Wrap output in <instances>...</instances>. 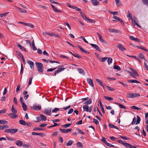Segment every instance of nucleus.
<instances>
[{
	"instance_id": "e433bc0d",
	"label": "nucleus",
	"mask_w": 148,
	"mask_h": 148,
	"mask_svg": "<svg viewBox=\"0 0 148 148\" xmlns=\"http://www.w3.org/2000/svg\"><path fill=\"white\" fill-rule=\"evenodd\" d=\"M50 36H53L54 37H60V36L58 34H55L54 33H50Z\"/></svg>"
},
{
	"instance_id": "72a5a7b5",
	"label": "nucleus",
	"mask_w": 148,
	"mask_h": 148,
	"mask_svg": "<svg viewBox=\"0 0 148 148\" xmlns=\"http://www.w3.org/2000/svg\"><path fill=\"white\" fill-rule=\"evenodd\" d=\"M92 103V99H89L86 102H85L84 104L85 105H87L91 103Z\"/></svg>"
},
{
	"instance_id": "69168bd1",
	"label": "nucleus",
	"mask_w": 148,
	"mask_h": 148,
	"mask_svg": "<svg viewBox=\"0 0 148 148\" xmlns=\"http://www.w3.org/2000/svg\"><path fill=\"white\" fill-rule=\"evenodd\" d=\"M107 58H108L107 57L101 58L100 59V60L101 62H104L106 60Z\"/></svg>"
},
{
	"instance_id": "7c9ffc66",
	"label": "nucleus",
	"mask_w": 148,
	"mask_h": 148,
	"mask_svg": "<svg viewBox=\"0 0 148 148\" xmlns=\"http://www.w3.org/2000/svg\"><path fill=\"white\" fill-rule=\"evenodd\" d=\"M96 81L97 83L100 84V85L103 87V88H104L103 85V84L101 80L99 79H96Z\"/></svg>"
},
{
	"instance_id": "0e129e2a",
	"label": "nucleus",
	"mask_w": 148,
	"mask_h": 148,
	"mask_svg": "<svg viewBox=\"0 0 148 148\" xmlns=\"http://www.w3.org/2000/svg\"><path fill=\"white\" fill-rule=\"evenodd\" d=\"M37 135L40 136L41 137H43L46 136V135L44 133H37Z\"/></svg>"
},
{
	"instance_id": "79ce46f5",
	"label": "nucleus",
	"mask_w": 148,
	"mask_h": 148,
	"mask_svg": "<svg viewBox=\"0 0 148 148\" xmlns=\"http://www.w3.org/2000/svg\"><path fill=\"white\" fill-rule=\"evenodd\" d=\"M19 123L22 125H25L26 124V122L22 120H20L19 121Z\"/></svg>"
},
{
	"instance_id": "37998d69",
	"label": "nucleus",
	"mask_w": 148,
	"mask_h": 148,
	"mask_svg": "<svg viewBox=\"0 0 148 148\" xmlns=\"http://www.w3.org/2000/svg\"><path fill=\"white\" fill-rule=\"evenodd\" d=\"M127 56H129L130 57L133 58H134L136 59H137V60H138L139 61V62H141L140 61V60L139 59V58L138 57H136V56H129L128 55H127Z\"/></svg>"
},
{
	"instance_id": "864d4df0",
	"label": "nucleus",
	"mask_w": 148,
	"mask_h": 148,
	"mask_svg": "<svg viewBox=\"0 0 148 148\" xmlns=\"http://www.w3.org/2000/svg\"><path fill=\"white\" fill-rule=\"evenodd\" d=\"M106 87L107 89L109 90H110L111 91H114V89L113 88H111L110 87L107 86H106Z\"/></svg>"
},
{
	"instance_id": "dca6fc26",
	"label": "nucleus",
	"mask_w": 148,
	"mask_h": 148,
	"mask_svg": "<svg viewBox=\"0 0 148 148\" xmlns=\"http://www.w3.org/2000/svg\"><path fill=\"white\" fill-rule=\"evenodd\" d=\"M112 18L114 19H116L118 21H119L120 22L122 23V24H123V23L124 24L123 21L119 17H117L115 16H113L112 17Z\"/></svg>"
},
{
	"instance_id": "f8f14e48",
	"label": "nucleus",
	"mask_w": 148,
	"mask_h": 148,
	"mask_svg": "<svg viewBox=\"0 0 148 148\" xmlns=\"http://www.w3.org/2000/svg\"><path fill=\"white\" fill-rule=\"evenodd\" d=\"M27 62L29 64L30 68L31 69H32L34 68V64L33 62H32L30 60H27Z\"/></svg>"
},
{
	"instance_id": "49530a36",
	"label": "nucleus",
	"mask_w": 148,
	"mask_h": 148,
	"mask_svg": "<svg viewBox=\"0 0 148 148\" xmlns=\"http://www.w3.org/2000/svg\"><path fill=\"white\" fill-rule=\"evenodd\" d=\"M92 3L94 5H99V2L97 0H94L93 1Z\"/></svg>"
},
{
	"instance_id": "393cba45",
	"label": "nucleus",
	"mask_w": 148,
	"mask_h": 148,
	"mask_svg": "<svg viewBox=\"0 0 148 148\" xmlns=\"http://www.w3.org/2000/svg\"><path fill=\"white\" fill-rule=\"evenodd\" d=\"M80 14L81 16L85 20H86L88 18H87L86 16L81 11L80 12Z\"/></svg>"
},
{
	"instance_id": "cd10ccee",
	"label": "nucleus",
	"mask_w": 148,
	"mask_h": 148,
	"mask_svg": "<svg viewBox=\"0 0 148 148\" xmlns=\"http://www.w3.org/2000/svg\"><path fill=\"white\" fill-rule=\"evenodd\" d=\"M78 71L79 73L82 74L83 75H85V73L83 69L81 68H78Z\"/></svg>"
},
{
	"instance_id": "a878e982",
	"label": "nucleus",
	"mask_w": 148,
	"mask_h": 148,
	"mask_svg": "<svg viewBox=\"0 0 148 148\" xmlns=\"http://www.w3.org/2000/svg\"><path fill=\"white\" fill-rule=\"evenodd\" d=\"M138 56L139 57H140L141 58L143 59L144 60L147 61V60H146V58H145V56L142 53H140L138 54Z\"/></svg>"
},
{
	"instance_id": "c9c22d12",
	"label": "nucleus",
	"mask_w": 148,
	"mask_h": 148,
	"mask_svg": "<svg viewBox=\"0 0 148 148\" xmlns=\"http://www.w3.org/2000/svg\"><path fill=\"white\" fill-rule=\"evenodd\" d=\"M115 104L118 105L121 108L123 109L126 108V107L124 105L121 104L119 103H116Z\"/></svg>"
},
{
	"instance_id": "338daca9",
	"label": "nucleus",
	"mask_w": 148,
	"mask_h": 148,
	"mask_svg": "<svg viewBox=\"0 0 148 148\" xmlns=\"http://www.w3.org/2000/svg\"><path fill=\"white\" fill-rule=\"evenodd\" d=\"M9 12H6L3 14H0V17H3L6 16Z\"/></svg>"
},
{
	"instance_id": "603ef678",
	"label": "nucleus",
	"mask_w": 148,
	"mask_h": 148,
	"mask_svg": "<svg viewBox=\"0 0 148 148\" xmlns=\"http://www.w3.org/2000/svg\"><path fill=\"white\" fill-rule=\"evenodd\" d=\"M77 145L78 147H82L83 145L82 143L78 142L77 143Z\"/></svg>"
},
{
	"instance_id": "5fc2aeb1",
	"label": "nucleus",
	"mask_w": 148,
	"mask_h": 148,
	"mask_svg": "<svg viewBox=\"0 0 148 148\" xmlns=\"http://www.w3.org/2000/svg\"><path fill=\"white\" fill-rule=\"evenodd\" d=\"M26 26L32 28H33L34 27V26L33 25L29 23H27Z\"/></svg>"
},
{
	"instance_id": "f704fd0d",
	"label": "nucleus",
	"mask_w": 148,
	"mask_h": 148,
	"mask_svg": "<svg viewBox=\"0 0 148 148\" xmlns=\"http://www.w3.org/2000/svg\"><path fill=\"white\" fill-rule=\"evenodd\" d=\"M40 117L42 121H45L47 120L46 116L43 115H40Z\"/></svg>"
},
{
	"instance_id": "b1692460",
	"label": "nucleus",
	"mask_w": 148,
	"mask_h": 148,
	"mask_svg": "<svg viewBox=\"0 0 148 148\" xmlns=\"http://www.w3.org/2000/svg\"><path fill=\"white\" fill-rule=\"evenodd\" d=\"M89 107L87 105H85L83 106V109L84 110V111H86L87 112H89Z\"/></svg>"
},
{
	"instance_id": "13d9d810",
	"label": "nucleus",
	"mask_w": 148,
	"mask_h": 148,
	"mask_svg": "<svg viewBox=\"0 0 148 148\" xmlns=\"http://www.w3.org/2000/svg\"><path fill=\"white\" fill-rule=\"evenodd\" d=\"M16 53L18 55L20 58L22 57L23 56L22 54L20 53V52L18 51H16Z\"/></svg>"
},
{
	"instance_id": "a18cd8bd",
	"label": "nucleus",
	"mask_w": 148,
	"mask_h": 148,
	"mask_svg": "<svg viewBox=\"0 0 148 148\" xmlns=\"http://www.w3.org/2000/svg\"><path fill=\"white\" fill-rule=\"evenodd\" d=\"M137 121L136 123V124H139L140 123V117L138 115L137 116Z\"/></svg>"
},
{
	"instance_id": "052dcab7",
	"label": "nucleus",
	"mask_w": 148,
	"mask_h": 148,
	"mask_svg": "<svg viewBox=\"0 0 148 148\" xmlns=\"http://www.w3.org/2000/svg\"><path fill=\"white\" fill-rule=\"evenodd\" d=\"M73 9L79 11V12H80V11H81V9L76 6H73Z\"/></svg>"
},
{
	"instance_id": "9b49d317",
	"label": "nucleus",
	"mask_w": 148,
	"mask_h": 148,
	"mask_svg": "<svg viewBox=\"0 0 148 148\" xmlns=\"http://www.w3.org/2000/svg\"><path fill=\"white\" fill-rule=\"evenodd\" d=\"M90 45L93 47L95 48L97 50L100 52L101 51L99 47L97 45L93 44H91Z\"/></svg>"
},
{
	"instance_id": "8fccbe9b",
	"label": "nucleus",
	"mask_w": 148,
	"mask_h": 148,
	"mask_svg": "<svg viewBox=\"0 0 148 148\" xmlns=\"http://www.w3.org/2000/svg\"><path fill=\"white\" fill-rule=\"evenodd\" d=\"M116 3V5L117 6H119L120 5V0H115Z\"/></svg>"
},
{
	"instance_id": "58836bf2",
	"label": "nucleus",
	"mask_w": 148,
	"mask_h": 148,
	"mask_svg": "<svg viewBox=\"0 0 148 148\" xmlns=\"http://www.w3.org/2000/svg\"><path fill=\"white\" fill-rule=\"evenodd\" d=\"M8 122L7 121L3 120H0V124L4 125L5 124L8 123Z\"/></svg>"
},
{
	"instance_id": "2f4dec72",
	"label": "nucleus",
	"mask_w": 148,
	"mask_h": 148,
	"mask_svg": "<svg viewBox=\"0 0 148 148\" xmlns=\"http://www.w3.org/2000/svg\"><path fill=\"white\" fill-rule=\"evenodd\" d=\"M18 46L20 48V49L22 51H26L25 50V48L24 47H23L21 45L19 44H17Z\"/></svg>"
},
{
	"instance_id": "1a4fd4ad",
	"label": "nucleus",
	"mask_w": 148,
	"mask_h": 148,
	"mask_svg": "<svg viewBox=\"0 0 148 148\" xmlns=\"http://www.w3.org/2000/svg\"><path fill=\"white\" fill-rule=\"evenodd\" d=\"M33 108L36 110H40L41 109V106L40 105H34L33 106Z\"/></svg>"
},
{
	"instance_id": "4468645a",
	"label": "nucleus",
	"mask_w": 148,
	"mask_h": 148,
	"mask_svg": "<svg viewBox=\"0 0 148 148\" xmlns=\"http://www.w3.org/2000/svg\"><path fill=\"white\" fill-rule=\"evenodd\" d=\"M119 143L125 146L126 147H127L129 146L130 147H132V146H131V145H130V144L128 143H125L124 142V141L123 140H121V141H120V143Z\"/></svg>"
},
{
	"instance_id": "680f3d73",
	"label": "nucleus",
	"mask_w": 148,
	"mask_h": 148,
	"mask_svg": "<svg viewBox=\"0 0 148 148\" xmlns=\"http://www.w3.org/2000/svg\"><path fill=\"white\" fill-rule=\"evenodd\" d=\"M105 144L107 146H108V147H114V145H112L110 143H109L107 142L105 143Z\"/></svg>"
},
{
	"instance_id": "5701e85b",
	"label": "nucleus",
	"mask_w": 148,
	"mask_h": 148,
	"mask_svg": "<svg viewBox=\"0 0 148 148\" xmlns=\"http://www.w3.org/2000/svg\"><path fill=\"white\" fill-rule=\"evenodd\" d=\"M109 126L111 128H114L117 130L119 129V128L117 127L112 124H109Z\"/></svg>"
},
{
	"instance_id": "f257e3e1",
	"label": "nucleus",
	"mask_w": 148,
	"mask_h": 148,
	"mask_svg": "<svg viewBox=\"0 0 148 148\" xmlns=\"http://www.w3.org/2000/svg\"><path fill=\"white\" fill-rule=\"evenodd\" d=\"M140 96V95L138 93H133L132 92L129 93L127 94L126 96L127 97L130 98H133L136 97H137Z\"/></svg>"
},
{
	"instance_id": "c03bdc74",
	"label": "nucleus",
	"mask_w": 148,
	"mask_h": 148,
	"mask_svg": "<svg viewBox=\"0 0 148 148\" xmlns=\"http://www.w3.org/2000/svg\"><path fill=\"white\" fill-rule=\"evenodd\" d=\"M113 68L114 69H117L118 70L120 71L121 69L120 66L118 65H115L113 66Z\"/></svg>"
},
{
	"instance_id": "6e6d98bb",
	"label": "nucleus",
	"mask_w": 148,
	"mask_h": 148,
	"mask_svg": "<svg viewBox=\"0 0 148 148\" xmlns=\"http://www.w3.org/2000/svg\"><path fill=\"white\" fill-rule=\"evenodd\" d=\"M71 124V123H68L66 124H65L62 125V127H65L67 128L70 126Z\"/></svg>"
},
{
	"instance_id": "f03ea898",
	"label": "nucleus",
	"mask_w": 148,
	"mask_h": 148,
	"mask_svg": "<svg viewBox=\"0 0 148 148\" xmlns=\"http://www.w3.org/2000/svg\"><path fill=\"white\" fill-rule=\"evenodd\" d=\"M36 65L38 71L40 72H42L43 71L42 64L40 62H36Z\"/></svg>"
},
{
	"instance_id": "4be33fe9",
	"label": "nucleus",
	"mask_w": 148,
	"mask_h": 148,
	"mask_svg": "<svg viewBox=\"0 0 148 148\" xmlns=\"http://www.w3.org/2000/svg\"><path fill=\"white\" fill-rule=\"evenodd\" d=\"M11 112H12V113H13L14 114H16L17 113V111L16 110V109L14 108V106L13 105H12V107L11 108Z\"/></svg>"
},
{
	"instance_id": "6e6552de",
	"label": "nucleus",
	"mask_w": 148,
	"mask_h": 148,
	"mask_svg": "<svg viewBox=\"0 0 148 148\" xmlns=\"http://www.w3.org/2000/svg\"><path fill=\"white\" fill-rule=\"evenodd\" d=\"M87 82L88 84L91 86L93 87L94 84L93 80L90 78H88L86 79Z\"/></svg>"
},
{
	"instance_id": "e2e57ef3",
	"label": "nucleus",
	"mask_w": 148,
	"mask_h": 148,
	"mask_svg": "<svg viewBox=\"0 0 148 148\" xmlns=\"http://www.w3.org/2000/svg\"><path fill=\"white\" fill-rule=\"evenodd\" d=\"M9 127V126L7 125H4L2 126H1V130L8 128Z\"/></svg>"
},
{
	"instance_id": "bf43d9fd",
	"label": "nucleus",
	"mask_w": 148,
	"mask_h": 148,
	"mask_svg": "<svg viewBox=\"0 0 148 148\" xmlns=\"http://www.w3.org/2000/svg\"><path fill=\"white\" fill-rule=\"evenodd\" d=\"M87 20L89 21L91 23H95L96 22V21L94 20L88 18H87Z\"/></svg>"
},
{
	"instance_id": "ddd939ff",
	"label": "nucleus",
	"mask_w": 148,
	"mask_h": 148,
	"mask_svg": "<svg viewBox=\"0 0 148 148\" xmlns=\"http://www.w3.org/2000/svg\"><path fill=\"white\" fill-rule=\"evenodd\" d=\"M97 34L98 36L100 41H101L102 42H105L104 40L103 39L101 34L98 32H97Z\"/></svg>"
},
{
	"instance_id": "6ab92c4d",
	"label": "nucleus",
	"mask_w": 148,
	"mask_h": 148,
	"mask_svg": "<svg viewBox=\"0 0 148 148\" xmlns=\"http://www.w3.org/2000/svg\"><path fill=\"white\" fill-rule=\"evenodd\" d=\"M16 144L18 146L21 147L22 146L23 143L21 141L18 140L16 141Z\"/></svg>"
},
{
	"instance_id": "7ed1b4c3",
	"label": "nucleus",
	"mask_w": 148,
	"mask_h": 148,
	"mask_svg": "<svg viewBox=\"0 0 148 148\" xmlns=\"http://www.w3.org/2000/svg\"><path fill=\"white\" fill-rule=\"evenodd\" d=\"M18 131L17 129H9L5 130L4 132L6 133H10L13 134L16 133Z\"/></svg>"
},
{
	"instance_id": "20e7f679",
	"label": "nucleus",
	"mask_w": 148,
	"mask_h": 148,
	"mask_svg": "<svg viewBox=\"0 0 148 148\" xmlns=\"http://www.w3.org/2000/svg\"><path fill=\"white\" fill-rule=\"evenodd\" d=\"M108 31L110 33L114 32L116 33H121V32L119 30L116 29H114L108 28Z\"/></svg>"
},
{
	"instance_id": "a19ab883",
	"label": "nucleus",
	"mask_w": 148,
	"mask_h": 148,
	"mask_svg": "<svg viewBox=\"0 0 148 148\" xmlns=\"http://www.w3.org/2000/svg\"><path fill=\"white\" fill-rule=\"evenodd\" d=\"M32 44L33 47V49L34 51H36L37 50V48L35 46L34 42L33 40L32 42Z\"/></svg>"
},
{
	"instance_id": "3c124183",
	"label": "nucleus",
	"mask_w": 148,
	"mask_h": 148,
	"mask_svg": "<svg viewBox=\"0 0 148 148\" xmlns=\"http://www.w3.org/2000/svg\"><path fill=\"white\" fill-rule=\"evenodd\" d=\"M104 98L106 100H108L109 101L112 100L113 99L111 97H109L106 96H104Z\"/></svg>"
},
{
	"instance_id": "774afa93",
	"label": "nucleus",
	"mask_w": 148,
	"mask_h": 148,
	"mask_svg": "<svg viewBox=\"0 0 148 148\" xmlns=\"http://www.w3.org/2000/svg\"><path fill=\"white\" fill-rule=\"evenodd\" d=\"M136 121V119L135 117H134L133 119V121L131 123V124L132 125H134L135 124Z\"/></svg>"
},
{
	"instance_id": "473e14b6",
	"label": "nucleus",
	"mask_w": 148,
	"mask_h": 148,
	"mask_svg": "<svg viewBox=\"0 0 148 148\" xmlns=\"http://www.w3.org/2000/svg\"><path fill=\"white\" fill-rule=\"evenodd\" d=\"M136 47L141 49H143L145 51H148V50L147 49H145L144 47L143 46H137Z\"/></svg>"
},
{
	"instance_id": "4c0bfd02",
	"label": "nucleus",
	"mask_w": 148,
	"mask_h": 148,
	"mask_svg": "<svg viewBox=\"0 0 148 148\" xmlns=\"http://www.w3.org/2000/svg\"><path fill=\"white\" fill-rule=\"evenodd\" d=\"M73 141L71 140H69L68 142L66 143V145L67 146H70L73 143Z\"/></svg>"
},
{
	"instance_id": "412c9836",
	"label": "nucleus",
	"mask_w": 148,
	"mask_h": 148,
	"mask_svg": "<svg viewBox=\"0 0 148 148\" xmlns=\"http://www.w3.org/2000/svg\"><path fill=\"white\" fill-rule=\"evenodd\" d=\"M78 47L80 49L83 53L86 54H89L90 53L88 51L84 50L83 48L81 47L80 46H78Z\"/></svg>"
},
{
	"instance_id": "ea45409f",
	"label": "nucleus",
	"mask_w": 148,
	"mask_h": 148,
	"mask_svg": "<svg viewBox=\"0 0 148 148\" xmlns=\"http://www.w3.org/2000/svg\"><path fill=\"white\" fill-rule=\"evenodd\" d=\"M38 8L39 9H40L41 8H42L45 10H47V9L48 8L45 6L42 5H39L38 6Z\"/></svg>"
},
{
	"instance_id": "de8ad7c7",
	"label": "nucleus",
	"mask_w": 148,
	"mask_h": 148,
	"mask_svg": "<svg viewBox=\"0 0 148 148\" xmlns=\"http://www.w3.org/2000/svg\"><path fill=\"white\" fill-rule=\"evenodd\" d=\"M131 108L133 109H134L137 110H141L140 108H138L136 106H133L131 107Z\"/></svg>"
},
{
	"instance_id": "39448f33",
	"label": "nucleus",
	"mask_w": 148,
	"mask_h": 148,
	"mask_svg": "<svg viewBox=\"0 0 148 148\" xmlns=\"http://www.w3.org/2000/svg\"><path fill=\"white\" fill-rule=\"evenodd\" d=\"M72 129L71 128L70 129H60L59 130L62 132L64 133H67L71 131Z\"/></svg>"
},
{
	"instance_id": "0eeeda50",
	"label": "nucleus",
	"mask_w": 148,
	"mask_h": 148,
	"mask_svg": "<svg viewBox=\"0 0 148 148\" xmlns=\"http://www.w3.org/2000/svg\"><path fill=\"white\" fill-rule=\"evenodd\" d=\"M65 68H62L59 69L58 68L57 70L54 73V75L53 76H55L57 74L61 72L64 71Z\"/></svg>"
},
{
	"instance_id": "bb28decb",
	"label": "nucleus",
	"mask_w": 148,
	"mask_h": 148,
	"mask_svg": "<svg viewBox=\"0 0 148 148\" xmlns=\"http://www.w3.org/2000/svg\"><path fill=\"white\" fill-rule=\"evenodd\" d=\"M127 81L129 83H140L138 81L136 80H128Z\"/></svg>"
},
{
	"instance_id": "c85d7f7f",
	"label": "nucleus",
	"mask_w": 148,
	"mask_h": 148,
	"mask_svg": "<svg viewBox=\"0 0 148 148\" xmlns=\"http://www.w3.org/2000/svg\"><path fill=\"white\" fill-rule=\"evenodd\" d=\"M22 106L24 111H26L27 109V106L25 104V103H23L21 104Z\"/></svg>"
},
{
	"instance_id": "9d476101",
	"label": "nucleus",
	"mask_w": 148,
	"mask_h": 148,
	"mask_svg": "<svg viewBox=\"0 0 148 148\" xmlns=\"http://www.w3.org/2000/svg\"><path fill=\"white\" fill-rule=\"evenodd\" d=\"M51 111V109L48 108L45 109V112L48 115H50V113Z\"/></svg>"
},
{
	"instance_id": "f3484780",
	"label": "nucleus",
	"mask_w": 148,
	"mask_h": 148,
	"mask_svg": "<svg viewBox=\"0 0 148 148\" xmlns=\"http://www.w3.org/2000/svg\"><path fill=\"white\" fill-rule=\"evenodd\" d=\"M15 114H16L10 113L8 114V115L10 116L11 118L14 119L18 117L17 115Z\"/></svg>"
},
{
	"instance_id": "423d86ee",
	"label": "nucleus",
	"mask_w": 148,
	"mask_h": 148,
	"mask_svg": "<svg viewBox=\"0 0 148 148\" xmlns=\"http://www.w3.org/2000/svg\"><path fill=\"white\" fill-rule=\"evenodd\" d=\"M117 47L119 49L122 51H125L126 50L125 48L124 47L123 45L119 43L117 45Z\"/></svg>"
},
{
	"instance_id": "09e8293b",
	"label": "nucleus",
	"mask_w": 148,
	"mask_h": 148,
	"mask_svg": "<svg viewBox=\"0 0 148 148\" xmlns=\"http://www.w3.org/2000/svg\"><path fill=\"white\" fill-rule=\"evenodd\" d=\"M112 59L111 58H109L108 60V64H110L112 63Z\"/></svg>"
},
{
	"instance_id": "c756f323",
	"label": "nucleus",
	"mask_w": 148,
	"mask_h": 148,
	"mask_svg": "<svg viewBox=\"0 0 148 148\" xmlns=\"http://www.w3.org/2000/svg\"><path fill=\"white\" fill-rule=\"evenodd\" d=\"M127 17L129 18L131 20H132V14L129 11H127Z\"/></svg>"
},
{
	"instance_id": "2eb2a0df",
	"label": "nucleus",
	"mask_w": 148,
	"mask_h": 148,
	"mask_svg": "<svg viewBox=\"0 0 148 148\" xmlns=\"http://www.w3.org/2000/svg\"><path fill=\"white\" fill-rule=\"evenodd\" d=\"M130 38L132 40H133L134 41H137L138 42H140V40L139 39L135 38L134 37L132 36H130Z\"/></svg>"
},
{
	"instance_id": "4d7b16f0",
	"label": "nucleus",
	"mask_w": 148,
	"mask_h": 148,
	"mask_svg": "<svg viewBox=\"0 0 148 148\" xmlns=\"http://www.w3.org/2000/svg\"><path fill=\"white\" fill-rule=\"evenodd\" d=\"M143 3L148 6V0H142Z\"/></svg>"
},
{
	"instance_id": "a211bd4d",
	"label": "nucleus",
	"mask_w": 148,
	"mask_h": 148,
	"mask_svg": "<svg viewBox=\"0 0 148 148\" xmlns=\"http://www.w3.org/2000/svg\"><path fill=\"white\" fill-rule=\"evenodd\" d=\"M51 6L52 7L53 10L54 12H62V11L61 10H58L52 4H51Z\"/></svg>"
},
{
	"instance_id": "aec40b11",
	"label": "nucleus",
	"mask_w": 148,
	"mask_h": 148,
	"mask_svg": "<svg viewBox=\"0 0 148 148\" xmlns=\"http://www.w3.org/2000/svg\"><path fill=\"white\" fill-rule=\"evenodd\" d=\"M17 9L19 10V11L22 13H25L27 12V11L23 9L22 8H18V7H16Z\"/></svg>"
}]
</instances>
